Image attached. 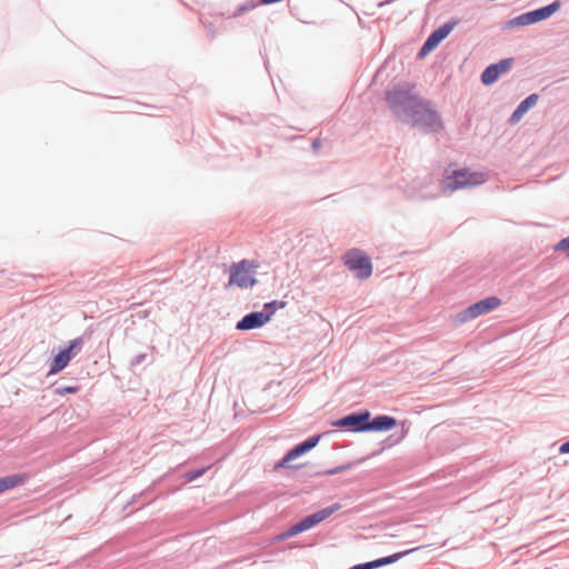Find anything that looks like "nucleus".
Segmentation results:
<instances>
[{"label":"nucleus","mask_w":569,"mask_h":569,"mask_svg":"<svg viewBox=\"0 0 569 569\" xmlns=\"http://www.w3.org/2000/svg\"><path fill=\"white\" fill-rule=\"evenodd\" d=\"M369 417H371V412L367 409H361L330 421V426L342 428L350 432H368Z\"/></svg>","instance_id":"39448f33"},{"label":"nucleus","mask_w":569,"mask_h":569,"mask_svg":"<svg viewBox=\"0 0 569 569\" xmlns=\"http://www.w3.org/2000/svg\"><path fill=\"white\" fill-rule=\"evenodd\" d=\"M293 536H296V533H291V527H290L287 531H284V532H282V533H280V535L276 536V537L272 539V542H273V543H276V542H279V541L286 540V539H288V538H290V537H293Z\"/></svg>","instance_id":"b1692460"},{"label":"nucleus","mask_w":569,"mask_h":569,"mask_svg":"<svg viewBox=\"0 0 569 569\" xmlns=\"http://www.w3.org/2000/svg\"><path fill=\"white\" fill-rule=\"evenodd\" d=\"M460 22L459 19H451L437 29H435L420 47L417 57L419 59L425 58L429 52L435 50L442 40H445L453 28Z\"/></svg>","instance_id":"6e6552de"},{"label":"nucleus","mask_w":569,"mask_h":569,"mask_svg":"<svg viewBox=\"0 0 569 569\" xmlns=\"http://www.w3.org/2000/svg\"><path fill=\"white\" fill-rule=\"evenodd\" d=\"M206 470H207V468H201V469H197V470H191V471H189V472H187V473L184 475V478H186V480H187V481H189V482H190V481H193L194 479H197V478L201 477V476L204 473V471H206Z\"/></svg>","instance_id":"aec40b11"},{"label":"nucleus","mask_w":569,"mask_h":569,"mask_svg":"<svg viewBox=\"0 0 569 569\" xmlns=\"http://www.w3.org/2000/svg\"><path fill=\"white\" fill-rule=\"evenodd\" d=\"M319 522H320V512H315V513L306 517L301 521L297 522L296 525H293L291 527V533L298 535L302 531H306V530L315 527Z\"/></svg>","instance_id":"2eb2a0df"},{"label":"nucleus","mask_w":569,"mask_h":569,"mask_svg":"<svg viewBox=\"0 0 569 569\" xmlns=\"http://www.w3.org/2000/svg\"><path fill=\"white\" fill-rule=\"evenodd\" d=\"M278 308L277 301L268 302L264 305L262 311L251 312L246 315L236 326L238 330H251L261 328L271 319L272 315Z\"/></svg>","instance_id":"0eeeda50"},{"label":"nucleus","mask_w":569,"mask_h":569,"mask_svg":"<svg viewBox=\"0 0 569 569\" xmlns=\"http://www.w3.org/2000/svg\"><path fill=\"white\" fill-rule=\"evenodd\" d=\"M419 549H421V547H416V548H412V549L395 552L392 555L378 558V559H376L377 566H378V568H380V567H383V566L392 565V563L397 562L398 560L402 559L403 557H406V556H408V555H410V553H412V552H415V551H417Z\"/></svg>","instance_id":"dca6fc26"},{"label":"nucleus","mask_w":569,"mask_h":569,"mask_svg":"<svg viewBox=\"0 0 569 569\" xmlns=\"http://www.w3.org/2000/svg\"><path fill=\"white\" fill-rule=\"evenodd\" d=\"M341 508V503L336 502L331 506L322 508V521L327 518H329L332 513L338 511Z\"/></svg>","instance_id":"6ab92c4d"},{"label":"nucleus","mask_w":569,"mask_h":569,"mask_svg":"<svg viewBox=\"0 0 569 569\" xmlns=\"http://www.w3.org/2000/svg\"><path fill=\"white\" fill-rule=\"evenodd\" d=\"M555 250L569 252V236L561 239L556 246Z\"/></svg>","instance_id":"5701e85b"},{"label":"nucleus","mask_w":569,"mask_h":569,"mask_svg":"<svg viewBox=\"0 0 569 569\" xmlns=\"http://www.w3.org/2000/svg\"><path fill=\"white\" fill-rule=\"evenodd\" d=\"M257 264L248 260H241L230 267L228 287L237 286L241 289L251 288L257 283Z\"/></svg>","instance_id":"7ed1b4c3"},{"label":"nucleus","mask_w":569,"mask_h":569,"mask_svg":"<svg viewBox=\"0 0 569 569\" xmlns=\"http://www.w3.org/2000/svg\"><path fill=\"white\" fill-rule=\"evenodd\" d=\"M320 435H316L303 441L302 443H299L295 448H292L281 461H279L274 469L279 468H299L302 466V463H296L295 461L306 455L307 452L311 451L319 442Z\"/></svg>","instance_id":"1a4fd4ad"},{"label":"nucleus","mask_w":569,"mask_h":569,"mask_svg":"<svg viewBox=\"0 0 569 569\" xmlns=\"http://www.w3.org/2000/svg\"><path fill=\"white\" fill-rule=\"evenodd\" d=\"M560 7H561V1L555 0L553 2H551L545 7H541V8H538V9H535V10H531V11L520 14L523 27L530 26V24H533V23H537L539 21L550 18L555 12H557L560 9Z\"/></svg>","instance_id":"9b49d317"},{"label":"nucleus","mask_w":569,"mask_h":569,"mask_svg":"<svg viewBox=\"0 0 569 569\" xmlns=\"http://www.w3.org/2000/svg\"><path fill=\"white\" fill-rule=\"evenodd\" d=\"M483 177V173L480 172L457 169L440 181L439 189L441 193H451L458 189L481 184L485 182Z\"/></svg>","instance_id":"f03ea898"},{"label":"nucleus","mask_w":569,"mask_h":569,"mask_svg":"<svg viewBox=\"0 0 569 569\" xmlns=\"http://www.w3.org/2000/svg\"><path fill=\"white\" fill-rule=\"evenodd\" d=\"M386 102L398 120L420 128L423 132H439L443 123L430 100L421 98L416 84L398 82L386 92Z\"/></svg>","instance_id":"f257e3e1"},{"label":"nucleus","mask_w":569,"mask_h":569,"mask_svg":"<svg viewBox=\"0 0 569 569\" xmlns=\"http://www.w3.org/2000/svg\"><path fill=\"white\" fill-rule=\"evenodd\" d=\"M559 452L563 455L569 453V439L560 445Z\"/></svg>","instance_id":"a878e982"},{"label":"nucleus","mask_w":569,"mask_h":569,"mask_svg":"<svg viewBox=\"0 0 569 569\" xmlns=\"http://www.w3.org/2000/svg\"><path fill=\"white\" fill-rule=\"evenodd\" d=\"M516 27H523L521 16H517L508 21L505 22L503 28L505 29H511Z\"/></svg>","instance_id":"412c9836"},{"label":"nucleus","mask_w":569,"mask_h":569,"mask_svg":"<svg viewBox=\"0 0 569 569\" xmlns=\"http://www.w3.org/2000/svg\"><path fill=\"white\" fill-rule=\"evenodd\" d=\"M377 568H378V566H377V561L375 559V560H371V561H367V562L355 565V566H352L349 569H377Z\"/></svg>","instance_id":"4be33fe9"},{"label":"nucleus","mask_w":569,"mask_h":569,"mask_svg":"<svg viewBox=\"0 0 569 569\" xmlns=\"http://www.w3.org/2000/svg\"><path fill=\"white\" fill-rule=\"evenodd\" d=\"M78 390H79L78 387L69 386V387H62V388L56 389V393H58V395L76 393V392H78Z\"/></svg>","instance_id":"393cba45"},{"label":"nucleus","mask_w":569,"mask_h":569,"mask_svg":"<svg viewBox=\"0 0 569 569\" xmlns=\"http://www.w3.org/2000/svg\"><path fill=\"white\" fill-rule=\"evenodd\" d=\"M501 305V300L496 296H490L485 299H481L469 307L465 308L462 311L456 315L457 323H465L467 321L473 320L479 316L488 313L495 310L497 307Z\"/></svg>","instance_id":"423d86ee"},{"label":"nucleus","mask_w":569,"mask_h":569,"mask_svg":"<svg viewBox=\"0 0 569 569\" xmlns=\"http://www.w3.org/2000/svg\"><path fill=\"white\" fill-rule=\"evenodd\" d=\"M390 1H391V0H388V1H386V2H381L379 6H380V7H383L386 3H389Z\"/></svg>","instance_id":"bb28decb"},{"label":"nucleus","mask_w":569,"mask_h":569,"mask_svg":"<svg viewBox=\"0 0 569 569\" xmlns=\"http://www.w3.org/2000/svg\"><path fill=\"white\" fill-rule=\"evenodd\" d=\"M82 343L83 340L81 338L71 340L66 349L59 351V353L54 356L48 375H56L63 370L70 360L80 352Z\"/></svg>","instance_id":"9d476101"},{"label":"nucleus","mask_w":569,"mask_h":569,"mask_svg":"<svg viewBox=\"0 0 569 569\" xmlns=\"http://www.w3.org/2000/svg\"><path fill=\"white\" fill-rule=\"evenodd\" d=\"M512 63V58H505L497 63L489 64L480 76L481 82L485 86L493 84L502 73L507 72L511 68Z\"/></svg>","instance_id":"f8f14e48"},{"label":"nucleus","mask_w":569,"mask_h":569,"mask_svg":"<svg viewBox=\"0 0 569 569\" xmlns=\"http://www.w3.org/2000/svg\"><path fill=\"white\" fill-rule=\"evenodd\" d=\"M26 479L24 475H11L0 478V493L24 483Z\"/></svg>","instance_id":"f3484780"},{"label":"nucleus","mask_w":569,"mask_h":569,"mask_svg":"<svg viewBox=\"0 0 569 569\" xmlns=\"http://www.w3.org/2000/svg\"><path fill=\"white\" fill-rule=\"evenodd\" d=\"M362 460H358V461H349L347 463H342L336 468H331V469H326L322 471V475H327V476H333V475H337V473H340V472H343L346 470H349L351 468H353L356 465H358L359 462H361Z\"/></svg>","instance_id":"a211bd4d"},{"label":"nucleus","mask_w":569,"mask_h":569,"mask_svg":"<svg viewBox=\"0 0 569 569\" xmlns=\"http://www.w3.org/2000/svg\"><path fill=\"white\" fill-rule=\"evenodd\" d=\"M397 419L388 415H379L368 420V432H383L393 429L397 426Z\"/></svg>","instance_id":"ddd939ff"},{"label":"nucleus","mask_w":569,"mask_h":569,"mask_svg":"<svg viewBox=\"0 0 569 569\" xmlns=\"http://www.w3.org/2000/svg\"><path fill=\"white\" fill-rule=\"evenodd\" d=\"M539 100V96L537 93H531L529 94L528 97H526L518 106L517 108L513 110V112L511 113L508 122L510 124H516L518 123L522 117L532 108L537 104Z\"/></svg>","instance_id":"4468645a"},{"label":"nucleus","mask_w":569,"mask_h":569,"mask_svg":"<svg viewBox=\"0 0 569 569\" xmlns=\"http://www.w3.org/2000/svg\"><path fill=\"white\" fill-rule=\"evenodd\" d=\"M345 264L358 279H368L372 274V263L369 256L361 249H350L345 253Z\"/></svg>","instance_id":"20e7f679"}]
</instances>
